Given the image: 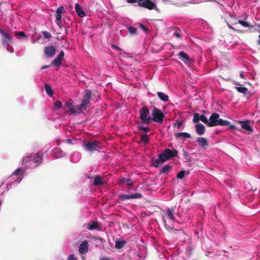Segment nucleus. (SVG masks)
Wrapping results in <instances>:
<instances>
[{
	"mask_svg": "<svg viewBox=\"0 0 260 260\" xmlns=\"http://www.w3.org/2000/svg\"><path fill=\"white\" fill-rule=\"evenodd\" d=\"M217 125L229 126V128L231 129L237 128L236 126L231 124L230 121L219 118V115L218 113H214L208 119V126L213 127Z\"/></svg>",
	"mask_w": 260,
	"mask_h": 260,
	"instance_id": "nucleus-1",
	"label": "nucleus"
},
{
	"mask_svg": "<svg viewBox=\"0 0 260 260\" xmlns=\"http://www.w3.org/2000/svg\"><path fill=\"white\" fill-rule=\"evenodd\" d=\"M177 155L178 151L176 149L166 148L158 155V159H156L154 162H164L176 157Z\"/></svg>",
	"mask_w": 260,
	"mask_h": 260,
	"instance_id": "nucleus-2",
	"label": "nucleus"
},
{
	"mask_svg": "<svg viewBox=\"0 0 260 260\" xmlns=\"http://www.w3.org/2000/svg\"><path fill=\"white\" fill-rule=\"evenodd\" d=\"M82 146L85 150L89 152H92L95 151H99L102 148L101 143L98 141H85L83 142Z\"/></svg>",
	"mask_w": 260,
	"mask_h": 260,
	"instance_id": "nucleus-3",
	"label": "nucleus"
},
{
	"mask_svg": "<svg viewBox=\"0 0 260 260\" xmlns=\"http://www.w3.org/2000/svg\"><path fill=\"white\" fill-rule=\"evenodd\" d=\"M151 122L153 121L156 123L162 124L164 122L165 115L164 113L158 108L154 107L151 113Z\"/></svg>",
	"mask_w": 260,
	"mask_h": 260,
	"instance_id": "nucleus-4",
	"label": "nucleus"
},
{
	"mask_svg": "<svg viewBox=\"0 0 260 260\" xmlns=\"http://www.w3.org/2000/svg\"><path fill=\"white\" fill-rule=\"evenodd\" d=\"M43 153L38 152L37 154H28L24 157L22 162H28L32 161L33 162H41L43 161Z\"/></svg>",
	"mask_w": 260,
	"mask_h": 260,
	"instance_id": "nucleus-5",
	"label": "nucleus"
},
{
	"mask_svg": "<svg viewBox=\"0 0 260 260\" xmlns=\"http://www.w3.org/2000/svg\"><path fill=\"white\" fill-rule=\"evenodd\" d=\"M150 114V111L146 107H142L140 111V118L141 122L144 124H149L151 123V117L148 116Z\"/></svg>",
	"mask_w": 260,
	"mask_h": 260,
	"instance_id": "nucleus-6",
	"label": "nucleus"
},
{
	"mask_svg": "<svg viewBox=\"0 0 260 260\" xmlns=\"http://www.w3.org/2000/svg\"><path fill=\"white\" fill-rule=\"evenodd\" d=\"M84 92L80 107L82 108L84 110H86L87 107L89 105L90 101L91 99V91L89 89H87L85 90Z\"/></svg>",
	"mask_w": 260,
	"mask_h": 260,
	"instance_id": "nucleus-7",
	"label": "nucleus"
},
{
	"mask_svg": "<svg viewBox=\"0 0 260 260\" xmlns=\"http://www.w3.org/2000/svg\"><path fill=\"white\" fill-rule=\"evenodd\" d=\"M137 5L149 10L154 9L156 7L155 3L150 0H139Z\"/></svg>",
	"mask_w": 260,
	"mask_h": 260,
	"instance_id": "nucleus-8",
	"label": "nucleus"
},
{
	"mask_svg": "<svg viewBox=\"0 0 260 260\" xmlns=\"http://www.w3.org/2000/svg\"><path fill=\"white\" fill-rule=\"evenodd\" d=\"M0 34L2 35V44L4 46H7L12 42V36L9 35V34L6 32L2 29H0Z\"/></svg>",
	"mask_w": 260,
	"mask_h": 260,
	"instance_id": "nucleus-9",
	"label": "nucleus"
},
{
	"mask_svg": "<svg viewBox=\"0 0 260 260\" xmlns=\"http://www.w3.org/2000/svg\"><path fill=\"white\" fill-rule=\"evenodd\" d=\"M56 52V49L53 46H46L44 48V54L47 58L53 57Z\"/></svg>",
	"mask_w": 260,
	"mask_h": 260,
	"instance_id": "nucleus-10",
	"label": "nucleus"
},
{
	"mask_svg": "<svg viewBox=\"0 0 260 260\" xmlns=\"http://www.w3.org/2000/svg\"><path fill=\"white\" fill-rule=\"evenodd\" d=\"M25 169H23L22 168H18L17 169H16L13 173V176H17V177H20L21 176V175L23 174V173L25 171ZM22 180V178H18L17 179H16L15 181H14L13 182V183H12L11 184V185H13V184H18L20 182V181H21Z\"/></svg>",
	"mask_w": 260,
	"mask_h": 260,
	"instance_id": "nucleus-11",
	"label": "nucleus"
},
{
	"mask_svg": "<svg viewBox=\"0 0 260 260\" xmlns=\"http://www.w3.org/2000/svg\"><path fill=\"white\" fill-rule=\"evenodd\" d=\"M179 58L186 64H190L193 62L192 59L184 51H181L178 54Z\"/></svg>",
	"mask_w": 260,
	"mask_h": 260,
	"instance_id": "nucleus-12",
	"label": "nucleus"
},
{
	"mask_svg": "<svg viewBox=\"0 0 260 260\" xmlns=\"http://www.w3.org/2000/svg\"><path fill=\"white\" fill-rule=\"evenodd\" d=\"M85 229L92 231L94 230H99L101 228V224L98 221H92L84 225Z\"/></svg>",
	"mask_w": 260,
	"mask_h": 260,
	"instance_id": "nucleus-13",
	"label": "nucleus"
},
{
	"mask_svg": "<svg viewBox=\"0 0 260 260\" xmlns=\"http://www.w3.org/2000/svg\"><path fill=\"white\" fill-rule=\"evenodd\" d=\"M89 244L86 240L83 241L79 247V251L80 253L84 254L88 251Z\"/></svg>",
	"mask_w": 260,
	"mask_h": 260,
	"instance_id": "nucleus-14",
	"label": "nucleus"
},
{
	"mask_svg": "<svg viewBox=\"0 0 260 260\" xmlns=\"http://www.w3.org/2000/svg\"><path fill=\"white\" fill-rule=\"evenodd\" d=\"M142 197V194L139 193L133 194L131 195L129 194H121L119 198L122 200H126L133 199H139Z\"/></svg>",
	"mask_w": 260,
	"mask_h": 260,
	"instance_id": "nucleus-15",
	"label": "nucleus"
},
{
	"mask_svg": "<svg viewBox=\"0 0 260 260\" xmlns=\"http://www.w3.org/2000/svg\"><path fill=\"white\" fill-rule=\"evenodd\" d=\"M175 211L173 208L168 209L165 214V217L171 220L172 222H177L175 216Z\"/></svg>",
	"mask_w": 260,
	"mask_h": 260,
	"instance_id": "nucleus-16",
	"label": "nucleus"
},
{
	"mask_svg": "<svg viewBox=\"0 0 260 260\" xmlns=\"http://www.w3.org/2000/svg\"><path fill=\"white\" fill-rule=\"evenodd\" d=\"M195 127L196 132L199 135H203L205 133V127L203 124H197Z\"/></svg>",
	"mask_w": 260,
	"mask_h": 260,
	"instance_id": "nucleus-17",
	"label": "nucleus"
},
{
	"mask_svg": "<svg viewBox=\"0 0 260 260\" xmlns=\"http://www.w3.org/2000/svg\"><path fill=\"white\" fill-rule=\"evenodd\" d=\"M75 10L77 15L80 17H83L85 16V13L78 4L75 5Z\"/></svg>",
	"mask_w": 260,
	"mask_h": 260,
	"instance_id": "nucleus-18",
	"label": "nucleus"
},
{
	"mask_svg": "<svg viewBox=\"0 0 260 260\" xmlns=\"http://www.w3.org/2000/svg\"><path fill=\"white\" fill-rule=\"evenodd\" d=\"M238 122L240 123L241 124V127L246 129L247 131H252V128L250 126V125L248 124V121H239Z\"/></svg>",
	"mask_w": 260,
	"mask_h": 260,
	"instance_id": "nucleus-19",
	"label": "nucleus"
},
{
	"mask_svg": "<svg viewBox=\"0 0 260 260\" xmlns=\"http://www.w3.org/2000/svg\"><path fill=\"white\" fill-rule=\"evenodd\" d=\"M93 179L94 181L93 184L94 185H99L104 184V180L100 176H95Z\"/></svg>",
	"mask_w": 260,
	"mask_h": 260,
	"instance_id": "nucleus-20",
	"label": "nucleus"
},
{
	"mask_svg": "<svg viewBox=\"0 0 260 260\" xmlns=\"http://www.w3.org/2000/svg\"><path fill=\"white\" fill-rule=\"evenodd\" d=\"M237 23L240 24L245 27L253 28V26L250 24L248 22L244 21L243 20H238V21L233 23V24H237Z\"/></svg>",
	"mask_w": 260,
	"mask_h": 260,
	"instance_id": "nucleus-21",
	"label": "nucleus"
},
{
	"mask_svg": "<svg viewBox=\"0 0 260 260\" xmlns=\"http://www.w3.org/2000/svg\"><path fill=\"white\" fill-rule=\"evenodd\" d=\"M62 59L60 57H59L58 55L57 57L53 60L51 63V65L55 67H58L60 66Z\"/></svg>",
	"mask_w": 260,
	"mask_h": 260,
	"instance_id": "nucleus-22",
	"label": "nucleus"
},
{
	"mask_svg": "<svg viewBox=\"0 0 260 260\" xmlns=\"http://www.w3.org/2000/svg\"><path fill=\"white\" fill-rule=\"evenodd\" d=\"M158 97L163 102H166L169 101V96L162 92H157Z\"/></svg>",
	"mask_w": 260,
	"mask_h": 260,
	"instance_id": "nucleus-23",
	"label": "nucleus"
},
{
	"mask_svg": "<svg viewBox=\"0 0 260 260\" xmlns=\"http://www.w3.org/2000/svg\"><path fill=\"white\" fill-rule=\"evenodd\" d=\"M121 184L125 183L127 186H131L134 184L133 181L128 178H123L120 180Z\"/></svg>",
	"mask_w": 260,
	"mask_h": 260,
	"instance_id": "nucleus-24",
	"label": "nucleus"
},
{
	"mask_svg": "<svg viewBox=\"0 0 260 260\" xmlns=\"http://www.w3.org/2000/svg\"><path fill=\"white\" fill-rule=\"evenodd\" d=\"M202 147L208 145L207 140L203 137H199L197 141Z\"/></svg>",
	"mask_w": 260,
	"mask_h": 260,
	"instance_id": "nucleus-25",
	"label": "nucleus"
},
{
	"mask_svg": "<svg viewBox=\"0 0 260 260\" xmlns=\"http://www.w3.org/2000/svg\"><path fill=\"white\" fill-rule=\"evenodd\" d=\"M235 89L240 93L246 95L248 92V89L245 87L236 86Z\"/></svg>",
	"mask_w": 260,
	"mask_h": 260,
	"instance_id": "nucleus-26",
	"label": "nucleus"
},
{
	"mask_svg": "<svg viewBox=\"0 0 260 260\" xmlns=\"http://www.w3.org/2000/svg\"><path fill=\"white\" fill-rule=\"evenodd\" d=\"M126 242L124 240H117L115 242V247L117 249L122 248L125 244Z\"/></svg>",
	"mask_w": 260,
	"mask_h": 260,
	"instance_id": "nucleus-27",
	"label": "nucleus"
},
{
	"mask_svg": "<svg viewBox=\"0 0 260 260\" xmlns=\"http://www.w3.org/2000/svg\"><path fill=\"white\" fill-rule=\"evenodd\" d=\"M175 136L177 138H180L181 137H184L186 138H190L191 137V136L189 134L185 132L175 133Z\"/></svg>",
	"mask_w": 260,
	"mask_h": 260,
	"instance_id": "nucleus-28",
	"label": "nucleus"
},
{
	"mask_svg": "<svg viewBox=\"0 0 260 260\" xmlns=\"http://www.w3.org/2000/svg\"><path fill=\"white\" fill-rule=\"evenodd\" d=\"M44 88H45V89L46 92L47 93V94L49 96H52L53 95V91L52 89L51 86L49 84H46L45 85Z\"/></svg>",
	"mask_w": 260,
	"mask_h": 260,
	"instance_id": "nucleus-29",
	"label": "nucleus"
},
{
	"mask_svg": "<svg viewBox=\"0 0 260 260\" xmlns=\"http://www.w3.org/2000/svg\"><path fill=\"white\" fill-rule=\"evenodd\" d=\"M72 114L73 113H80L84 110L82 108L79 106H74Z\"/></svg>",
	"mask_w": 260,
	"mask_h": 260,
	"instance_id": "nucleus-30",
	"label": "nucleus"
},
{
	"mask_svg": "<svg viewBox=\"0 0 260 260\" xmlns=\"http://www.w3.org/2000/svg\"><path fill=\"white\" fill-rule=\"evenodd\" d=\"M15 35L19 39L20 37L27 38V36L23 31H16L15 32Z\"/></svg>",
	"mask_w": 260,
	"mask_h": 260,
	"instance_id": "nucleus-31",
	"label": "nucleus"
},
{
	"mask_svg": "<svg viewBox=\"0 0 260 260\" xmlns=\"http://www.w3.org/2000/svg\"><path fill=\"white\" fill-rule=\"evenodd\" d=\"M141 140L145 144L148 143L149 141V138L147 134H144L141 136Z\"/></svg>",
	"mask_w": 260,
	"mask_h": 260,
	"instance_id": "nucleus-32",
	"label": "nucleus"
},
{
	"mask_svg": "<svg viewBox=\"0 0 260 260\" xmlns=\"http://www.w3.org/2000/svg\"><path fill=\"white\" fill-rule=\"evenodd\" d=\"M188 174V171L182 170L178 174L177 177L179 179H182L185 175H187Z\"/></svg>",
	"mask_w": 260,
	"mask_h": 260,
	"instance_id": "nucleus-33",
	"label": "nucleus"
},
{
	"mask_svg": "<svg viewBox=\"0 0 260 260\" xmlns=\"http://www.w3.org/2000/svg\"><path fill=\"white\" fill-rule=\"evenodd\" d=\"M128 30L131 35H136L137 32V28L133 26H129L128 27Z\"/></svg>",
	"mask_w": 260,
	"mask_h": 260,
	"instance_id": "nucleus-34",
	"label": "nucleus"
},
{
	"mask_svg": "<svg viewBox=\"0 0 260 260\" xmlns=\"http://www.w3.org/2000/svg\"><path fill=\"white\" fill-rule=\"evenodd\" d=\"M61 153V151L58 148H55L53 150V153L56 154L57 157H61L62 155Z\"/></svg>",
	"mask_w": 260,
	"mask_h": 260,
	"instance_id": "nucleus-35",
	"label": "nucleus"
},
{
	"mask_svg": "<svg viewBox=\"0 0 260 260\" xmlns=\"http://www.w3.org/2000/svg\"><path fill=\"white\" fill-rule=\"evenodd\" d=\"M200 120L203 122L205 124H206L208 126V119L204 115L202 114L201 115H200Z\"/></svg>",
	"mask_w": 260,
	"mask_h": 260,
	"instance_id": "nucleus-36",
	"label": "nucleus"
},
{
	"mask_svg": "<svg viewBox=\"0 0 260 260\" xmlns=\"http://www.w3.org/2000/svg\"><path fill=\"white\" fill-rule=\"evenodd\" d=\"M66 106H67L68 107V111L69 112H70L71 113H72V112H73V107H74V105L72 103H68V102H66Z\"/></svg>",
	"mask_w": 260,
	"mask_h": 260,
	"instance_id": "nucleus-37",
	"label": "nucleus"
},
{
	"mask_svg": "<svg viewBox=\"0 0 260 260\" xmlns=\"http://www.w3.org/2000/svg\"><path fill=\"white\" fill-rule=\"evenodd\" d=\"M200 120V114L197 113H195L193 114V117L192 119V121L194 123H198Z\"/></svg>",
	"mask_w": 260,
	"mask_h": 260,
	"instance_id": "nucleus-38",
	"label": "nucleus"
},
{
	"mask_svg": "<svg viewBox=\"0 0 260 260\" xmlns=\"http://www.w3.org/2000/svg\"><path fill=\"white\" fill-rule=\"evenodd\" d=\"M62 103L60 101H57L54 105V109L58 110L61 108L62 107Z\"/></svg>",
	"mask_w": 260,
	"mask_h": 260,
	"instance_id": "nucleus-39",
	"label": "nucleus"
},
{
	"mask_svg": "<svg viewBox=\"0 0 260 260\" xmlns=\"http://www.w3.org/2000/svg\"><path fill=\"white\" fill-rule=\"evenodd\" d=\"M170 169V166L168 165L165 166L164 167H163L161 169L160 172L164 173V174L167 173L169 172Z\"/></svg>",
	"mask_w": 260,
	"mask_h": 260,
	"instance_id": "nucleus-40",
	"label": "nucleus"
},
{
	"mask_svg": "<svg viewBox=\"0 0 260 260\" xmlns=\"http://www.w3.org/2000/svg\"><path fill=\"white\" fill-rule=\"evenodd\" d=\"M42 33L46 39H50L52 37L51 34L47 31H43Z\"/></svg>",
	"mask_w": 260,
	"mask_h": 260,
	"instance_id": "nucleus-41",
	"label": "nucleus"
},
{
	"mask_svg": "<svg viewBox=\"0 0 260 260\" xmlns=\"http://www.w3.org/2000/svg\"><path fill=\"white\" fill-rule=\"evenodd\" d=\"M229 27L234 30L235 32H238V33H242L243 31L242 30L240 29H237L233 27L231 25L228 24V25Z\"/></svg>",
	"mask_w": 260,
	"mask_h": 260,
	"instance_id": "nucleus-42",
	"label": "nucleus"
},
{
	"mask_svg": "<svg viewBox=\"0 0 260 260\" xmlns=\"http://www.w3.org/2000/svg\"><path fill=\"white\" fill-rule=\"evenodd\" d=\"M138 128L140 130L143 131L145 133H148L150 131V129L149 128L145 127L142 126H139Z\"/></svg>",
	"mask_w": 260,
	"mask_h": 260,
	"instance_id": "nucleus-43",
	"label": "nucleus"
},
{
	"mask_svg": "<svg viewBox=\"0 0 260 260\" xmlns=\"http://www.w3.org/2000/svg\"><path fill=\"white\" fill-rule=\"evenodd\" d=\"M182 124H183L182 121L176 120V122L174 123V126H175V125H177L178 128H180L181 127V126H182Z\"/></svg>",
	"mask_w": 260,
	"mask_h": 260,
	"instance_id": "nucleus-44",
	"label": "nucleus"
},
{
	"mask_svg": "<svg viewBox=\"0 0 260 260\" xmlns=\"http://www.w3.org/2000/svg\"><path fill=\"white\" fill-rule=\"evenodd\" d=\"M64 7L62 6H60L56 11V13L58 14L61 15L62 12L63 11Z\"/></svg>",
	"mask_w": 260,
	"mask_h": 260,
	"instance_id": "nucleus-45",
	"label": "nucleus"
},
{
	"mask_svg": "<svg viewBox=\"0 0 260 260\" xmlns=\"http://www.w3.org/2000/svg\"><path fill=\"white\" fill-rule=\"evenodd\" d=\"M139 26L144 32H146L148 31V29L142 23L139 24Z\"/></svg>",
	"mask_w": 260,
	"mask_h": 260,
	"instance_id": "nucleus-46",
	"label": "nucleus"
},
{
	"mask_svg": "<svg viewBox=\"0 0 260 260\" xmlns=\"http://www.w3.org/2000/svg\"><path fill=\"white\" fill-rule=\"evenodd\" d=\"M78 258L74 254H70L67 258V260H77Z\"/></svg>",
	"mask_w": 260,
	"mask_h": 260,
	"instance_id": "nucleus-47",
	"label": "nucleus"
},
{
	"mask_svg": "<svg viewBox=\"0 0 260 260\" xmlns=\"http://www.w3.org/2000/svg\"><path fill=\"white\" fill-rule=\"evenodd\" d=\"M62 18V15L58 14L56 13V19L57 21L61 20Z\"/></svg>",
	"mask_w": 260,
	"mask_h": 260,
	"instance_id": "nucleus-48",
	"label": "nucleus"
},
{
	"mask_svg": "<svg viewBox=\"0 0 260 260\" xmlns=\"http://www.w3.org/2000/svg\"><path fill=\"white\" fill-rule=\"evenodd\" d=\"M64 55V53L63 51L60 52L58 56L60 57L62 59H63V56Z\"/></svg>",
	"mask_w": 260,
	"mask_h": 260,
	"instance_id": "nucleus-49",
	"label": "nucleus"
},
{
	"mask_svg": "<svg viewBox=\"0 0 260 260\" xmlns=\"http://www.w3.org/2000/svg\"><path fill=\"white\" fill-rule=\"evenodd\" d=\"M174 35L177 38H180L181 37V36L180 35L179 32L176 31Z\"/></svg>",
	"mask_w": 260,
	"mask_h": 260,
	"instance_id": "nucleus-50",
	"label": "nucleus"
},
{
	"mask_svg": "<svg viewBox=\"0 0 260 260\" xmlns=\"http://www.w3.org/2000/svg\"><path fill=\"white\" fill-rule=\"evenodd\" d=\"M139 0H127V2L128 3H138Z\"/></svg>",
	"mask_w": 260,
	"mask_h": 260,
	"instance_id": "nucleus-51",
	"label": "nucleus"
},
{
	"mask_svg": "<svg viewBox=\"0 0 260 260\" xmlns=\"http://www.w3.org/2000/svg\"><path fill=\"white\" fill-rule=\"evenodd\" d=\"M50 67V65H45L41 67V69L44 70V69L49 68Z\"/></svg>",
	"mask_w": 260,
	"mask_h": 260,
	"instance_id": "nucleus-52",
	"label": "nucleus"
},
{
	"mask_svg": "<svg viewBox=\"0 0 260 260\" xmlns=\"http://www.w3.org/2000/svg\"><path fill=\"white\" fill-rule=\"evenodd\" d=\"M100 260H111V259L108 257H104L101 258Z\"/></svg>",
	"mask_w": 260,
	"mask_h": 260,
	"instance_id": "nucleus-53",
	"label": "nucleus"
},
{
	"mask_svg": "<svg viewBox=\"0 0 260 260\" xmlns=\"http://www.w3.org/2000/svg\"><path fill=\"white\" fill-rule=\"evenodd\" d=\"M56 23L60 27H61V20L57 21L56 20Z\"/></svg>",
	"mask_w": 260,
	"mask_h": 260,
	"instance_id": "nucleus-54",
	"label": "nucleus"
},
{
	"mask_svg": "<svg viewBox=\"0 0 260 260\" xmlns=\"http://www.w3.org/2000/svg\"><path fill=\"white\" fill-rule=\"evenodd\" d=\"M234 84L235 85H240V84L237 81H234Z\"/></svg>",
	"mask_w": 260,
	"mask_h": 260,
	"instance_id": "nucleus-55",
	"label": "nucleus"
},
{
	"mask_svg": "<svg viewBox=\"0 0 260 260\" xmlns=\"http://www.w3.org/2000/svg\"><path fill=\"white\" fill-rule=\"evenodd\" d=\"M240 77L241 78H243V79H244V75L242 73H241L240 74Z\"/></svg>",
	"mask_w": 260,
	"mask_h": 260,
	"instance_id": "nucleus-56",
	"label": "nucleus"
},
{
	"mask_svg": "<svg viewBox=\"0 0 260 260\" xmlns=\"http://www.w3.org/2000/svg\"><path fill=\"white\" fill-rule=\"evenodd\" d=\"M152 166L155 167H157L158 166L159 164H152Z\"/></svg>",
	"mask_w": 260,
	"mask_h": 260,
	"instance_id": "nucleus-57",
	"label": "nucleus"
},
{
	"mask_svg": "<svg viewBox=\"0 0 260 260\" xmlns=\"http://www.w3.org/2000/svg\"><path fill=\"white\" fill-rule=\"evenodd\" d=\"M258 38H259V40L257 41V44L258 45H260V35L258 36Z\"/></svg>",
	"mask_w": 260,
	"mask_h": 260,
	"instance_id": "nucleus-58",
	"label": "nucleus"
},
{
	"mask_svg": "<svg viewBox=\"0 0 260 260\" xmlns=\"http://www.w3.org/2000/svg\"><path fill=\"white\" fill-rule=\"evenodd\" d=\"M67 141L69 143H72V140L71 139H67Z\"/></svg>",
	"mask_w": 260,
	"mask_h": 260,
	"instance_id": "nucleus-59",
	"label": "nucleus"
},
{
	"mask_svg": "<svg viewBox=\"0 0 260 260\" xmlns=\"http://www.w3.org/2000/svg\"><path fill=\"white\" fill-rule=\"evenodd\" d=\"M113 47L114 48H116V49H119V48L117 47L115 45H113Z\"/></svg>",
	"mask_w": 260,
	"mask_h": 260,
	"instance_id": "nucleus-60",
	"label": "nucleus"
},
{
	"mask_svg": "<svg viewBox=\"0 0 260 260\" xmlns=\"http://www.w3.org/2000/svg\"><path fill=\"white\" fill-rule=\"evenodd\" d=\"M166 229H167V230H169V229H171V228H170V227L168 226L167 225H166Z\"/></svg>",
	"mask_w": 260,
	"mask_h": 260,
	"instance_id": "nucleus-61",
	"label": "nucleus"
},
{
	"mask_svg": "<svg viewBox=\"0 0 260 260\" xmlns=\"http://www.w3.org/2000/svg\"><path fill=\"white\" fill-rule=\"evenodd\" d=\"M257 27L259 28V31H260V24L257 25Z\"/></svg>",
	"mask_w": 260,
	"mask_h": 260,
	"instance_id": "nucleus-62",
	"label": "nucleus"
}]
</instances>
